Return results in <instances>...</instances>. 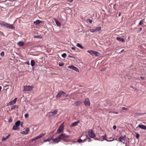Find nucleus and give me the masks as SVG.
Masks as SVG:
<instances>
[{
    "label": "nucleus",
    "instance_id": "5701e85b",
    "mask_svg": "<svg viewBox=\"0 0 146 146\" xmlns=\"http://www.w3.org/2000/svg\"><path fill=\"white\" fill-rule=\"evenodd\" d=\"M16 108H18V106H17V105H13L12 106V107H11V110H10V111H11V110H14V109H15Z\"/></svg>",
    "mask_w": 146,
    "mask_h": 146
},
{
    "label": "nucleus",
    "instance_id": "473e14b6",
    "mask_svg": "<svg viewBox=\"0 0 146 146\" xmlns=\"http://www.w3.org/2000/svg\"><path fill=\"white\" fill-rule=\"evenodd\" d=\"M134 116L135 117H138V116L139 115V113H134Z\"/></svg>",
    "mask_w": 146,
    "mask_h": 146
},
{
    "label": "nucleus",
    "instance_id": "4c0bfd02",
    "mask_svg": "<svg viewBox=\"0 0 146 146\" xmlns=\"http://www.w3.org/2000/svg\"><path fill=\"white\" fill-rule=\"evenodd\" d=\"M83 140H82L81 139H79L77 141L80 143Z\"/></svg>",
    "mask_w": 146,
    "mask_h": 146
},
{
    "label": "nucleus",
    "instance_id": "c756f323",
    "mask_svg": "<svg viewBox=\"0 0 146 146\" xmlns=\"http://www.w3.org/2000/svg\"><path fill=\"white\" fill-rule=\"evenodd\" d=\"M87 22L90 23V24H92V20L89 19H87Z\"/></svg>",
    "mask_w": 146,
    "mask_h": 146
},
{
    "label": "nucleus",
    "instance_id": "20e7f679",
    "mask_svg": "<svg viewBox=\"0 0 146 146\" xmlns=\"http://www.w3.org/2000/svg\"><path fill=\"white\" fill-rule=\"evenodd\" d=\"M24 90L23 91H31L33 90V87L32 86H23Z\"/></svg>",
    "mask_w": 146,
    "mask_h": 146
},
{
    "label": "nucleus",
    "instance_id": "79ce46f5",
    "mask_svg": "<svg viewBox=\"0 0 146 146\" xmlns=\"http://www.w3.org/2000/svg\"><path fill=\"white\" fill-rule=\"evenodd\" d=\"M25 116L26 118L28 117H29L28 114L26 113V114H25Z\"/></svg>",
    "mask_w": 146,
    "mask_h": 146
},
{
    "label": "nucleus",
    "instance_id": "2eb2a0df",
    "mask_svg": "<svg viewBox=\"0 0 146 146\" xmlns=\"http://www.w3.org/2000/svg\"><path fill=\"white\" fill-rule=\"evenodd\" d=\"M42 21L39 20H37L36 21L34 22L33 23L35 25H38L39 24L42 23Z\"/></svg>",
    "mask_w": 146,
    "mask_h": 146
},
{
    "label": "nucleus",
    "instance_id": "0eeeda50",
    "mask_svg": "<svg viewBox=\"0 0 146 146\" xmlns=\"http://www.w3.org/2000/svg\"><path fill=\"white\" fill-rule=\"evenodd\" d=\"M66 94V93L62 91H60L56 95V97L57 98H60L61 96Z\"/></svg>",
    "mask_w": 146,
    "mask_h": 146
},
{
    "label": "nucleus",
    "instance_id": "39448f33",
    "mask_svg": "<svg viewBox=\"0 0 146 146\" xmlns=\"http://www.w3.org/2000/svg\"><path fill=\"white\" fill-rule=\"evenodd\" d=\"M64 129V127L63 123L59 127L58 129H57V131L56 134H58L61 132H62Z\"/></svg>",
    "mask_w": 146,
    "mask_h": 146
},
{
    "label": "nucleus",
    "instance_id": "7ed1b4c3",
    "mask_svg": "<svg viewBox=\"0 0 146 146\" xmlns=\"http://www.w3.org/2000/svg\"><path fill=\"white\" fill-rule=\"evenodd\" d=\"M87 52L91 55H93L96 56H99L101 55V54L99 52L93 50H88L87 51Z\"/></svg>",
    "mask_w": 146,
    "mask_h": 146
},
{
    "label": "nucleus",
    "instance_id": "5fc2aeb1",
    "mask_svg": "<svg viewBox=\"0 0 146 146\" xmlns=\"http://www.w3.org/2000/svg\"><path fill=\"white\" fill-rule=\"evenodd\" d=\"M10 134H9L8 135H7L6 137V139H7L10 136Z\"/></svg>",
    "mask_w": 146,
    "mask_h": 146
},
{
    "label": "nucleus",
    "instance_id": "7c9ffc66",
    "mask_svg": "<svg viewBox=\"0 0 146 146\" xmlns=\"http://www.w3.org/2000/svg\"><path fill=\"white\" fill-rule=\"evenodd\" d=\"M29 131H30L29 128H27L26 129L25 132H26V133L27 134H28Z\"/></svg>",
    "mask_w": 146,
    "mask_h": 146
},
{
    "label": "nucleus",
    "instance_id": "3c124183",
    "mask_svg": "<svg viewBox=\"0 0 146 146\" xmlns=\"http://www.w3.org/2000/svg\"><path fill=\"white\" fill-rule=\"evenodd\" d=\"M146 113V112H145L144 113H139V115H143Z\"/></svg>",
    "mask_w": 146,
    "mask_h": 146
},
{
    "label": "nucleus",
    "instance_id": "09e8293b",
    "mask_svg": "<svg viewBox=\"0 0 146 146\" xmlns=\"http://www.w3.org/2000/svg\"><path fill=\"white\" fill-rule=\"evenodd\" d=\"M6 137H3V138L2 139V140L3 141H5L6 139Z\"/></svg>",
    "mask_w": 146,
    "mask_h": 146
},
{
    "label": "nucleus",
    "instance_id": "aec40b11",
    "mask_svg": "<svg viewBox=\"0 0 146 146\" xmlns=\"http://www.w3.org/2000/svg\"><path fill=\"white\" fill-rule=\"evenodd\" d=\"M45 133H42V134H40L38 136L36 137V139H39V138H40L44 136L45 135Z\"/></svg>",
    "mask_w": 146,
    "mask_h": 146
},
{
    "label": "nucleus",
    "instance_id": "bb28decb",
    "mask_svg": "<svg viewBox=\"0 0 146 146\" xmlns=\"http://www.w3.org/2000/svg\"><path fill=\"white\" fill-rule=\"evenodd\" d=\"M122 140H124L125 139L123 138V136L121 135V136L119 138V140L121 142H122Z\"/></svg>",
    "mask_w": 146,
    "mask_h": 146
},
{
    "label": "nucleus",
    "instance_id": "37998d69",
    "mask_svg": "<svg viewBox=\"0 0 146 146\" xmlns=\"http://www.w3.org/2000/svg\"><path fill=\"white\" fill-rule=\"evenodd\" d=\"M130 87L133 88L134 90H137V88H136L133 87V86H130Z\"/></svg>",
    "mask_w": 146,
    "mask_h": 146
},
{
    "label": "nucleus",
    "instance_id": "ea45409f",
    "mask_svg": "<svg viewBox=\"0 0 146 146\" xmlns=\"http://www.w3.org/2000/svg\"><path fill=\"white\" fill-rule=\"evenodd\" d=\"M122 109L123 110H128V109L126 108H125L124 107H123L122 108Z\"/></svg>",
    "mask_w": 146,
    "mask_h": 146
},
{
    "label": "nucleus",
    "instance_id": "b1692460",
    "mask_svg": "<svg viewBox=\"0 0 146 146\" xmlns=\"http://www.w3.org/2000/svg\"><path fill=\"white\" fill-rule=\"evenodd\" d=\"M21 124V121L19 120L17 121L15 123V125L19 127Z\"/></svg>",
    "mask_w": 146,
    "mask_h": 146
},
{
    "label": "nucleus",
    "instance_id": "f257e3e1",
    "mask_svg": "<svg viewBox=\"0 0 146 146\" xmlns=\"http://www.w3.org/2000/svg\"><path fill=\"white\" fill-rule=\"evenodd\" d=\"M0 25L7 29H15V27L13 24H8L4 21H0Z\"/></svg>",
    "mask_w": 146,
    "mask_h": 146
},
{
    "label": "nucleus",
    "instance_id": "393cba45",
    "mask_svg": "<svg viewBox=\"0 0 146 146\" xmlns=\"http://www.w3.org/2000/svg\"><path fill=\"white\" fill-rule=\"evenodd\" d=\"M77 46L81 49H84V48L80 43H78L77 44Z\"/></svg>",
    "mask_w": 146,
    "mask_h": 146
},
{
    "label": "nucleus",
    "instance_id": "423d86ee",
    "mask_svg": "<svg viewBox=\"0 0 146 146\" xmlns=\"http://www.w3.org/2000/svg\"><path fill=\"white\" fill-rule=\"evenodd\" d=\"M88 134L90 137L92 138H94L95 137V135L92 129L88 131Z\"/></svg>",
    "mask_w": 146,
    "mask_h": 146
},
{
    "label": "nucleus",
    "instance_id": "9b49d317",
    "mask_svg": "<svg viewBox=\"0 0 146 146\" xmlns=\"http://www.w3.org/2000/svg\"><path fill=\"white\" fill-rule=\"evenodd\" d=\"M85 105L86 106H90V102L89 99L88 98H86L85 99V100L84 102Z\"/></svg>",
    "mask_w": 146,
    "mask_h": 146
},
{
    "label": "nucleus",
    "instance_id": "cd10ccee",
    "mask_svg": "<svg viewBox=\"0 0 146 146\" xmlns=\"http://www.w3.org/2000/svg\"><path fill=\"white\" fill-rule=\"evenodd\" d=\"M95 30L96 31H99L101 30V27H97L95 29Z\"/></svg>",
    "mask_w": 146,
    "mask_h": 146
},
{
    "label": "nucleus",
    "instance_id": "6e6d98bb",
    "mask_svg": "<svg viewBox=\"0 0 146 146\" xmlns=\"http://www.w3.org/2000/svg\"><path fill=\"white\" fill-rule=\"evenodd\" d=\"M112 113H114L115 114H118V112H116V111H113V112H112Z\"/></svg>",
    "mask_w": 146,
    "mask_h": 146
},
{
    "label": "nucleus",
    "instance_id": "c85d7f7f",
    "mask_svg": "<svg viewBox=\"0 0 146 146\" xmlns=\"http://www.w3.org/2000/svg\"><path fill=\"white\" fill-rule=\"evenodd\" d=\"M64 64V63L63 62H59V63L58 65L59 66H63Z\"/></svg>",
    "mask_w": 146,
    "mask_h": 146
},
{
    "label": "nucleus",
    "instance_id": "13d9d810",
    "mask_svg": "<svg viewBox=\"0 0 146 146\" xmlns=\"http://www.w3.org/2000/svg\"><path fill=\"white\" fill-rule=\"evenodd\" d=\"M23 122H22V123H21V126L22 127H23Z\"/></svg>",
    "mask_w": 146,
    "mask_h": 146
},
{
    "label": "nucleus",
    "instance_id": "69168bd1",
    "mask_svg": "<svg viewBox=\"0 0 146 146\" xmlns=\"http://www.w3.org/2000/svg\"><path fill=\"white\" fill-rule=\"evenodd\" d=\"M124 50V49H122L121 51V52H123V51Z\"/></svg>",
    "mask_w": 146,
    "mask_h": 146
},
{
    "label": "nucleus",
    "instance_id": "0e129e2a",
    "mask_svg": "<svg viewBox=\"0 0 146 146\" xmlns=\"http://www.w3.org/2000/svg\"><path fill=\"white\" fill-rule=\"evenodd\" d=\"M34 38H42V37H34Z\"/></svg>",
    "mask_w": 146,
    "mask_h": 146
},
{
    "label": "nucleus",
    "instance_id": "e433bc0d",
    "mask_svg": "<svg viewBox=\"0 0 146 146\" xmlns=\"http://www.w3.org/2000/svg\"><path fill=\"white\" fill-rule=\"evenodd\" d=\"M12 119L11 118V117H10L9 118V119L8 120V122L9 123H11L12 122Z\"/></svg>",
    "mask_w": 146,
    "mask_h": 146
},
{
    "label": "nucleus",
    "instance_id": "680f3d73",
    "mask_svg": "<svg viewBox=\"0 0 146 146\" xmlns=\"http://www.w3.org/2000/svg\"><path fill=\"white\" fill-rule=\"evenodd\" d=\"M142 30V29L141 28H139V31H141Z\"/></svg>",
    "mask_w": 146,
    "mask_h": 146
},
{
    "label": "nucleus",
    "instance_id": "864d4df0",
    "mask_svg": "<svg viewBox=\"0 0 146 146\" xmlns=\"http://www.w3.org/2000/svg\"><path fill=\"white\" fill-rule=\"evenodd\" d=\"M36 137L35 138H33V139H32V140H31V141H35L36 140Z\"/></svg>",
    "mask_w": 146,
    "mask_h": 146
},
{
    "label": "nucleus",
    "instance_id": "8fccbe9b",
    "mask_svg": "<svg viewBox=\"0 0 146 146\" xmlns=\"http://www.w3.org/2000/svg\"><path fill=\"white\" fill-rule=\"evenodd\" d=\"M140 78L143 80L145 79V77L142 76H141Z\"/></svg>",
    "mask_w": 146,
    "mask_h": 146
},
{
    "label": "nucleus",
    "instance_id": "a878e982",
    "mask_svg": "<svg viewBox=\"0 0 146 146\" xmlns=\"http://www.w3.org/2000/svg\"><path fill=\"white\" fill-rule=\"evenodd\" d=\"M35 62L34 60H31V64L32 66H33L35 64Z\"/></svg>",
    "mask_w": 146,
    "mask_h": 146
},
{
    "label": "nucleus",
    "instance_id": "4468645a",
    "mask_svg": "<svg viewBox=\"0 0 146 146\" xmlns=\"http://www.w3.org/2000/svg\"><path fill=\"white\" fill-rule=\"evenodd\" d=\"M17 44L20 46H23L24 45V42L23 41H19L17 43Z\"/></svg>",
    "mask_w": 146,
    "mask_h": 146
},
{
    "label": "nucleus",
    "instance_id": "6ab92c4d",
    "mask_svg": "<svg viewBox=\"0 0 146 146\" xmlns=\"http://www.w3.org/2000/svg\"><path fill=\"white\" fill-rule=\"evenodd\" d=\"M138 127L142 129H146V126L143 125H139Z\"/></svg>",
    "mask_w": 146,
    "mask_h": 146
},
{
    "label": "nucleus",
    "instance_id": "4d7b16f0",
    "mask_svg": "<svg viewBox=\"0 0 146 146\" xmlns=\"http://www.w3.org/2000/svg\"><path fill=\"white\" fill-rule=\"evenodd\" d=\"M123 138L124 139H125V138H126V136L125 135H124V136H123Z\"/></svg>",
    "mask_w": 146,
    "mask_h": 146
},
{
    "label": "nucleus",
    "instance_id": "4be33fe9",
    "mask_svg": "<svg viewBox=\"0 0 146 146\" xmlns=\"http://www.w3.org/2000/svg\"><path fill=\"white\" fill-rule=\"evenodd\" d=\"M19 129V127L15 125L13 126L12 129L13 130H18Z\"/></svg>",
    "mask_w": 146,
    "mask_h": 146
},
{
    "label": "nucleus",
    "instance_id": "a18cd8bd",
    "mask_svg": "<svg viewBox=\"0 0 146 146\" xmlns=\"http://www.w3.org/2000/svg\"><path fill=\"white\" fill-rule=\"evenodd\" d=\"M103 138L105 140H106V135L103 136Z\"/></svg>",
    "mask_w": 146,
    "mask_h": 146
},
{
    "label": "nucleus",
    "instance_id": "49530a36",
    "mask_svg": "<svg viewBox=\"0 0 146 146\" xmlns=\"http://www.w3.org/2000/svg\"><path fill=\"white\" fill-rule=\"evenodd\" d=\"M88 142L91 141H92L91 138L90 137H88Z\"/></svg>",
    "mask_w": 146,
    "mask_h": 146
},
{
    "label": "nucleus",
    "instance_id": "1a4fd4ad",
    "mask_svg": "<svg viewBox=\"0 0 146 146\" xmlns=\"http://www.w3.org/2000/svg\"><path fill=\"white\" fill-rule=\"evenodd\" d=\"M68 67V68L72 69L77 72H79V69L77 67L73 65L69 66Z\"/></svg>",
    "mask_w": 146,
    "mask_h": 146
},
{
    "label": "nucleus",
    "instance_id": "58836bf2",
    "mask_svg": "<svg viewBox=\"0 0 146 146\" xmlns=\"http://www.w3.org/2000/svg\"><path fill=\"white\" fill-rule=\"evenodd\" d=\"M90 31L92 33H93L95 31V29H90Z\"/></svg>",
    "mask_w": 146,
    "mask_h": 146
},
{
    "label": "nucleus",
    "instance_id": "052dcab7",
    "mask_svg": "<svg viewBox=\"0 0 146 146\" xmlns=\"http://www.w3.org/2000/svg\"><path fill=\"white\" fill-rule=\"evenodd\" d=\"M71 48H72V49L73 50H75V47H72Z\"/></svg>",
    "mask_w": 146,
    "mask_h": 146
},
{
    "label": "nucleus",
    "instance_id": "f8f14e48",
    "mask_svg": "<svg viewBox=\"0 0 146 146\" xmlns=\"http://www.w3.org/2000/svg\"><path fill=\"white\" fill-rule=\"evenodd\" d=\"M58 112V110L57 109L54 110L53 111L50 112L49 113L52 114V115H50V117H52L55 115L57 114Z\"/></svg>",
    "mask_w": 146,
    "mask_h": 146
},
{
    "label": "nucleus",
    "instance_id": "dca6fc26",
    "mask_svg": "<svg viewBox=\"0 0 146 146\" xmlns=\"http://www.w3.org/2000/svg\"><path fill=\"white\" fill-rule=\"evenodd\" d=\"M80 122V121L79 120H78L76 121H75L74 123H73L71 124V127H74L75 126L78 125V124Z\"/></svg>",
    "mask_w": 146,
    "mask_h": 146
},
{
    "label": "nucleus",
    "instance_id": "2f4dec72",
    "mask_svg": "<svg viewBox=\"0 0 146 146\" xmlns=\"http://www.w3.org/2000/svg\"><path fill=\"white\" fill-rule=\"evenodd\" d=\"M67 54L66 53H64L62 55V56L63 58H65Z\"/></svg>",
    "mask_w": 146,
    "mask_h": 146
},
{
    "label": "nucleus",
    "instance_id": "bf43d9fd",
    "mask_svg": "<svg viewBox=\"0 0 146 146\" xmlns=\"http://www.w3.org/2000/svg\"><path fill=\"white\" fill-rule=\"evenodd\" d=\"M106 140L107 141H112L113 140H109L106 139Z\"/></svg>",
    "mask_w": 146,
    "mask_h": 146
},
{
    "label": "nucleus",
    "instance_id": "6e6552de",
    "mask_svg": "<svg viewBox=\"0 0 146 146\" xmlns=\"http://www.w3.org/2000/svg\"><path fill=\"white\" fill-rule=\"evenodd\" d=\"M17 98H15L14 100L11 101L9 102V103L7 104V106H9L10 105H12L13 104H15L17 101Z\"/></svg>",
    "mask_w": 146,
    "mask_h": 146
},
{
    "label": "nucleus",
    "instance_id": "338daca9",
    "mask_svg": "<svg viewBox=\"0 0 146 146\" xmlns=\"http://www.w3.org/2000/svg\"><path fill=\"white\" fill-rule=\"evenodd\" d=\"M69 96L68 95H67L65 96V97H68Z\"/></svg>",
    "mask_w": 146,
    "mask_h": 146
},
{
    "label": "nucleus",
    "instance_id": "c9c22d12",
    "mask_svg": "<svg viewBox=\"0 0 146 146\" xmlns=\"http://www.w3.org/2000/svg\"><path fill=\"white\" fill-rule=\"evenodd\" d=\"M139 135L138 133H137L136 134V137L137 139H139Z\"/></svg>",
    "mask_w": 146,
    "mask_h": 146
},
{
    "label": "nucleus",
    "instance_id": "72a5a7b5",
    "mask_svg": "<svg viewBox=\"0 0 146 146\" xmlns=\"http://www.w3.org/2000/svg\"><path fill=\"white\" fill-rule=\"evenodd\" d=\"M144 19L141 20L140 21V22H139L138 25H142L143 24V21Z\"/></svg>",
    "mask_w": 146,
    "mask_h": 146
},
{
    "label": "nucleus",
    "instance_id": "f704fd0d",
    "mask_svg": "<svg viewBox=\"0 0 146 146\" xmlns=\"http://www.w3.org/2000/svg\"><path fill=\"white\" fill-rule=\"evenodd\" d=\"M21 133V134H23V135H27V134L26 132H25V131H21L20 132Z\"/></svg>",
    "mask_w": 146,
    "mask_h": 146
},
{
    "label": "nucleus",
    "instance_id": "9d476101",
    "mask_svg": "<svg viewBox=\"0 0 146 146\" xmlns=\"http://www.w3.org/2000/svg\"><path fill=\"white\" fill-rule=\"evenodd\" d=\"M52 141L54 143H58L60 141V138L59 136L57 138L55 139H52Z\"/></svg>",
    "mask_w": 146,
    "mask_h": 146
},
{
    "label": "nucleus",
    "instance_id": "a19ab883",
    "mask_svg": "<svg viewBox=\"0 0 146 146\" xmlns=\"http://www.w3.org/2000/svg\"><path fill=\"white\" fill-rule=\"evenodd\" d=\"M4 52L3 51V52H2L1 53V54H0V55H1V56H4Z\"/></svg>",
    "mask_w": 146,
    "mask_h": 146
},
{
    "label": "nucleus",
    "instance_id": "f3484780",
    "mask_svg": "<svg viewBox=\"0 0 146 146\" xmlns=\"http://www.w3.org/2000/svg\"><path fill=\"white\" fill-rule=\"evenodd\" d=\"M55 21L56 24V25L60 27L61 25V23L60 22H59V21H58L56 19H54Z\"/></svg>",
    "mask_w": 146,
    "mask_h": 146
},
{
    "label": "nucleus",
    "instance_id": "774afa93",
    "mask_svg": "<svg viewBox=\"0 0 146 146\" xmlns=\"http://www.w3.org/2000/svg\"><path fill=\"white\" fill-rule=\"evenodd\" d=\"M38 36V37H39V36H39V35H37V36Z\"/></svg>",
    "mask_w": 146,
    "mask_h": 146
},
{
    "label": "nucleus",
    "instance_id": "de8ad7c7",
    "mask_svg": "<svg viewBox=\"0 0 146 146\" xmlns=\"http://www.w3.org/2000/svg\"><path fill=\"white\" fill-rule=\"evenodd\" d=\"M113 128L114 130H115L116 129V126L115 125H114L113 126Z\"/></svg>",
    "mask_w": 146,
    "mask_h": 146
},
{
    "label": "nucleus",
    "instance_id": "e2e57ef3",
    "mask_svg": "<svg viewBox=\"0 0 146 146\" xmlns=\"http://www.w3.org/2000/svg\"><path fill=\"white\" fill-rule=\"evenodd\" d=\"M121 13L120 12H119V15H118L119 17L120 16H121Z\"/></svg>",
    "mask_w": 146,
    "mask_h": 146
},
{
    "label": "nucleus",
    "instance_id": "603ef678",
    "mask_svg": "<svg viewBox=\"0 0 146 146\" xmlns=\"http://www.w3.org/2000/svg\"><path fill=\"white\" fill-rule=\"evenodd\" d=\"M25 64H28V65H30V63H29V62H25Z\"/></svg>",
    "mask_w": 146,
    "mask_h": 146
},
{
    "label": "nucleus",
    "instance_id": "412c9836",
    "mask_svg": "<svg viewBox=\"0 0 146 146\" xmlns=\"http://www.w3.org/2000/svg\"><path fill=\"white\" fill-rule=\"evenodd\" d=\"M53 136H53L52 137H51L50 138H48L44 140L43 142H46V141H50L51 140H52V139H53Z\"/></svg>",
    "mask_w": 146,
    "mask_h": 146
},
{
    "label": "nucleus",
    "instance_id": "c03bdc74",
    "mask_svg": "<svg viewBox=\"0 0 146 146\" xmlns=\"http://www.w3.org/2000/svg\"><path fill=\"white\" fill-rule=\"evenodd\" d=\"M68 57L69 58H74V59H75V58L73 56H71V55H69L68 56Z\"/></svg>",
    "mask_w": 146,
    "mask_h": 146
},
{
    "label": "nucleus",
    "instance_id": "f03ea898",
    "mask_svg": "<svg viewBox=\"0 0 146 146\" xmlns=\"http://www.w3.org/2000/svg\"><path fill=\"white\" fill-rule=\"evenodd\" d=\"M59 137L60 138V140H63L64 141L66 142H68L69 141L67 139L70 137V136L69 135L63 133L60 134L59 135Z\"/></svg>",
    "mask_w": 146,
    "mask_h": 146
},
{
    "label": "nucleus",
    "instance_id": "a211bd4d",
    "mask_svg": "<svg viewBox=\"0 0 146 146\" xmlns=\"http://www.w3.org/2000/svg\"><path fill=\"white\" fill-rule=\"evenodd\" d=\"M81 103L82 102L80 101H77L75 102L74 105L76 106H79L80 105Z\"/></svg>",
    "mask_w": 146,
    "mask_h": 146
},
{
    "label": "nucleus",
    "instance_id": "ddd939ff",
    "mask_svg": "<svg viewBox=\"0 0 146 146\" xmlns=\"http://www.w3.org/2000/svg\"><path fill=\"white\" fill-rule=\"evenodd\" d=\"M116 39L118 41L121 42L123 43L125 42V40L123 38H121V37H117Z\"/></svg>",
    "mask_w": 146,
    "mask_h": 146
}]
</instances>
